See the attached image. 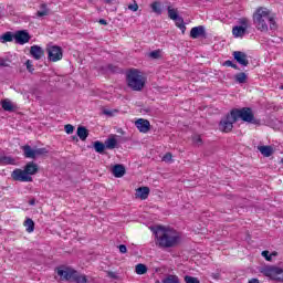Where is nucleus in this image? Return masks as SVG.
Segmentation results:
<instances>
[{"mask_svg": "<svg viewBox=\"0 0 283 283\" xmlns=\"http://www.w3.org/2000/svg\"><path fill=\"white\" fill-rule=\"evenodd\" d=\"M158 247L161 249H174L180 244V232L163 226L153 229Z\"/></svg>", "mask_w": 283, "mask_h": 283, "instance_id": "f257e3e1", "label": "nucleus"}, {"mask_svg": "<svg viewBox=\"0 0 283 283\" xmlns=\"http://www.w3.org/2000/svg\"><path fill=\"white\" fill-rule=\"evenodd\" d=\"M253 23L260 32H269V23L271 30L275 28V20L271 17V11L268 8L260 7L253 13Z\"/></svg>", "mask_w": 283, "mask_h": 283, "instance_id": "f03ea898", "label": "nucleus"}, {"mask_svg": "<svg viewBox=\"0 0 283 283\" xmlns=\"http://www.w3.org/2000/svg\"><path fill=\"white\" fill-rule=\"evenodd\" d=\"M126 82L128 87H130L133 92H143L145 83H147V78L143 76V73H140V71L133 69L127 72Z\"/></svg>", "mask_w": 283, "mask_h": 283, "instance_id": "7ed1b4c3", "label": "nucleus"}, {"mask_svg": "<svg viewBox=\"0 0 283 283\" xmlns=\"http://www.w3.org/2000/svg\"><path fill=\"white\" fill-rule=\"evenodd\" d=\"M57 275L61 277V280H65L66 282L87 283V276L78 273L72 268H59Z\"/></svg>", "mask_w": 283, "mask_h": 283, "instance_id": "20e7f679", "label": "nucleus"}, {"mask_svg": "<svg viewBox=\"0 0 283 283\" xmlns=\"http://www.w3.org/2000/svg\"><path fill=\"white\" fill-rule=\"evenodd\" d=\"M231 112L235 120H240L241 118L244 123H253V125H258V123H260V120L255 119L253 111L249 107H243L241 109L234 108Z\"/></svg>", "mask_w": 283, "mask_h": 283, "instance_id": "39448f33", "label": "nucleus"}, {"mask_svg": "<svg viewBox=\"0 0 283 283\" xmlns=\"http://www.w3.org/2000/svg\"><path fill=\"white\" fill-rule=\"evenodd\" d=\"M261 273L270 280H275L276 282H283V269L277 266H265L261 270Z\"/></svg>", "mask_w": 283, "mask_h": 283, "instance_id": "423d86ee", "label": "nucleus"}, {"mask_svg": "<svg viewBox=\"0 0 283 283\" xmlns=\"http://www.w3.org/2000/svg\"><path fill=\"white\" fill-rule=\"evenodd\" d=\"M238 119H235V116L232 114V111L230 114H228L223 119H221L219 124L220 132H224L226 134H229L231 129H233V123H237Z\"/></svg>", "mask_w": 283, "mask_h": 283, "instance_id": "0eeeda50", "label": "nucleus"}, {"mask_svg": "<svg viewBox=\"0 0 283 283\" xmlns=\"http://www.w3.org/2000/svg\"><path fill=\"white\" fill-rule=\"evenodd\" d=\"M46 52L49 61H52V63H56V61H61V59H63V49H61V46H49L46 48Z\"/></svg>", "mask_w": 283, "mask_h": 283, "instance_id": "6e6552de", "label": "nucleus"}, {"mask_svg": "<svg viewBox=\"0 0 283 283\" xmlns=\"http://www.w3.org/2000/svg\"><path fill=\"white\" fill-rule=\"evenodd\" d=\"M12 180L18 182H32V176L25 172V169H14L11 174Z\"/></svg>", "mask_w": 283, "mask_h": 283, "instance_id": "1a4fd4ad", "label": "nucleus"}, {"mask_svg": "<svg viewBox=\"0 0 283 283\" xmlns=\"http://www.w3.org/2000/svg\"><path fill=\"white\" fill-rule=\"evenodd\" d=\"M135 126L140 132V134H147L151 129V124L148 119L139 118L135 122Z\"/></svg>", "mask_w": 283, "mask_h": 283, "instance_id": "9d476101", "label": "nucleus"}, {"mask_svg": "<svg viewBox=\"0 0 283 283\" xmlns=\"http://www.w3.org/2000/svg\"><path fill=\"white\" fill-rule=\"evenodd\" d=\"M14 41L19 43V45H25V43L30 42V33L27 31H18L14 33Z\"/></svg>", "mask_w": 283, "mask_h": 283, "instance_id": "9b49d317", "label": "nucleus"}, {"mask_svg": "<svg viewBox=\"0 0 283 283\" xmlns=\"http://www.w3.org/2000/svg\"><path fill=\"white\" fill-rule=\"evenodd\" d=\"M30 54L33 56V59H35V61H41V59L45 56V51L39 45H33L30 49Z\"/></svg>", "mask_w": 283, "mask_h": 283, "instance_id": "f8f14e48", "label": "nucleus"}, {"mask_svg": "<svg viewBox=\"0 0 283 283\" xmlns=\"http://www.w3.org/2000/svg\"><path fill=\"white\" fill-rule=\"evenodd\" d=\"M233 57L237 60V63L243 65V67H247V65H249V59L247 57V53L242 51H234Z\"/></svg>", "mask_w": 283, "mask_h": 283, "instance_id": "ddd939ff", "label": "nucleus"}, {"mask_svg": "<svg viewBox=\"0 0 283 283\" xmlns=\"http://www.w3.org/2000/svg\"><path fill=\"white\" fill-rule=\"evenodd\" d=\"M24 171L27 172V176H34L39 174V165L34 164V161H29L24 166Z\"/></svg>", "mask_w": 283, "mask_h": 283, "instance_id": "4468645a", "label": "nucleus"}, {"mask_svg": "<svg viewBox=\"0 0 283 283\" xmlns=\"http://www.w3.org/2000/svg\"><path fill=\"white\" fill-rule=\"evenodd\" d=\"M135 197L139 198L140 200H147V198H149V187L137 188Z\"/></svg>", "mask_w": 283, "mask_h": 283, "instance_id": "2eb2a0df", "label": "nucleus"}, {"mask_svg": "<svg viewBox=\"0 0 283 283\" xmlns=\"http://www.w3.org/2000/svg\"><path fill=\"white\" fill-rule=\"evenodd\" d=\"M125 166L120 164H117L112 168V174L115 176V178H123V176H125Z\"/></svg>", "mask_w": 283, "mask_h": 283, "instance_id": "dca6fc26", "label": "nucleus"}, {"mask_svg": "<svg viewBox=\"0 0 283 283\" xmlns=\"http://www.w3.org/2000/svg\"><path fill=\"white\" fill-rule=\"evenodd\" d=\"M191 39H199V36H205V27H195L190 31Z\"/></svg>", "mask_w": 283, "mask_h": 283, "instance_id": "f3484780", "label": "nucleus"}, {"mask_svg": "<svg viewBox=\"0 0 283 283\" xmlns=\"http://www.w3.org/2000/svg\"><path fill=\"white\" fill-rule=\"evenodd\" d=\"M232 34L237 39L244 36V34H247V27H233Z\"/></svg>", "mask_w": 283, "mask_h": 283, "instance_id": "a211bd4d", "label": "nucleus"}, {"mask_svg": "<svg viewBox=\"0 0 283 283\" xmlns=\"http://www.w3.org/2000/svg\"><path fill=\"white\" fill-rule=\"evenodd\" d=\"M258 149L265 158L273 156V147L272 146H259Z\"/></svg>", "mask_w": 283, "mask_h": 283, "instance_id": "6ab92c4d", "label": "nucleus"}, {"mask_svg": "<svg viewBox=\"0 0 283 283\" xmlns=\"http://www.w3.org/2000/svg\"><path fill=\"white\" fill-rule=\"evenodd\" d=\"M77 136L81 140H87V137L90 136V132L85 126H78L77 127Z\"/></svg>", "mask_w": 283, "mask_h": 283, "instance_id": "aec40b11", "label": "nucleus"}, {"mask_svg": "<svg viewBox=\"0 0 283 283\" xmlns=\"http://www.w3.org/2000/svg\"><path fill=\"white\" fill-rule=\"evenodd\" d=\"M0 41L2 43H12V41H14V34H12V32H6L4 34L0 35Z\"/></svg>", "mask_w": 283, "mask_h": 283, "instance_id": "412c9836", "label": "nucleus"}, {"mask_svg": "<svg viewBox=\"0 0 283 283\" xmlns=\"http://www.w3.org/2000/svg\"><path fill=\"white\" fill-rule=\"evenodd\" d=\"M105 147L106 149H116V145H118V140H116L114 137H109L105 140Z\"/></svg>", "mask_w": 283, "mask_h": 283, "instance_id": "4be33fe9", "label": "nucleus"}, {"mask_svg": "<svg viewBox=\"0 0 283 283\" xmlns=\"http://www.w3.org/2000/svg\"><path fill=\"white\" fill-rule=\"evenodd\" d=\"M22 150L24 151L25 158L34 159V149H32V147L30 145L23 146Z\"/></svg>", "mask_w": 283, "mask_h": 283, "instance_id": "5701e85b", "label": "nucleus"}, {"mask_svg": "<svg viewBox=\"0 0 283 283\" xmlns=\"http://www.w3.org/2000/svg\"><path fill=\"white\" fill-rule=\"evenodd\" d=\"M41 10L36 12V17H48L50 14V9H48V4L43 3L40 6Z\"/></svg>", "mask_w": 283, "mask_h": 283, "instance_id": "b1692460", "label": "nucleus"}, {"mask_svg": "<svg viewBox=\"0 0 283 283\" xmlns=\"http://www.w3.org/2000/svg\"><path fill=\"white\" fill-rule=\"evenodd\" d=\"M150 8L153 10V12H155V14H163V6L160 4V2L155 1L150 4Z\"/></svg>", "mask_w": 283, "mask_h": 283, "instance_id": "393cba45", "label": "nucleus"}, {"mask_svg": "<svg viewBox=\"0 0 283 283\" xmlns=\"http://www.w3.org/2000/svg\"><path fill=\"white\" fill-rule=\"evenodd\" d=\"M174 21H175L177 28H179V30H181L182 34H185V30H187V27H185V20L182 19V17L179 15Z\"/></svg>", "mask_w": 283, "mask_h": 283, "instance_id": "a878e982", "label": "nucleus"}, {"mask_svg": "<svg viewBox=\"0 0 283 283\" xmlns=\"http://www.w3.org/2000/svg\"><path fill=\"white\" fill-rule=\"evenodd\" d=\"M2 109H4V112H14V105H12L10 99H4L2 101Z\"/></svg>", "mask_w": 283, "mask_h": 283, "instance_id": "bb28decb", "label": "nucleus"}, {"mask_svg": "<svg viewBox=\"0 0 283 283\" xmlns=\"http://www.w3.org/2000/svg\"><path fill=\"white\" fill-rule=\"evenodd\" d=\"M135 273H137V275H145V273H147V265L139 263L135 266Z\"/></svg>", "mask_w": 283, "mask_h": 283, "instance_id": "cd10ccee", "label": "nucleus"}, {"mask_svg": "<svg viewBox=\"0 0 283 283\" xmlns=\"http://www.w3.org/2000/svg\"><path fill=\"white\" fill-rule=\"evenodd\" d=\"M167 10H168V17H169V19H171V21H174V20H176L177 18L180 17L178 14V9H174L171 7H168Z\"/></svg>", "mask_w": 283, "mask_h": 283, "instance_id": "c85d7f7f", "label": "nucleus"}, {"mask_svg": "<svg viewBox=\"0 0 283 283\" xmlns=\"http://www.w3.org/2000/svg\"><path fill=\"white\" fill-rule=\"evenodd\" d=\"M24 227L28 233H32L34 231V221L32 219H27L24 221Z\"/></svg>", "mask_w": 283, "mask_h": 283, "instance_id": "c756f323", "label": "nucleus"}, {"mask_svg": "<svg viewBox=\"0 0 283 283\" xmlns=\"http://www.w3.org/2000/svg\"><path fill=\"white\" fill-rule=\"evenodd\" d=\"M105 144L101 143V142H95L94 143V149L97 154H103V151H105Z\"/></svg>", "mask_w": 283, "mask_h": 283, "instance_id": "7c9ffc66", "label": "nucleus"}, {"mask_svg": "<svg viewBox=\"0 0 283 283\" xmlns=\"http://www.w3.org/2000/svg\"><path fill=\"white\" fill-rule=\"evenodd\" d=\"M237 83H247V73L244 72H241V73H238L235 76H234Z\"/></svg>", "mask_w": 283, "mask_h": 283, "instance_id": "2f4dec72", "label": "nucleus"}, {"mask_svg": "<svg viewBox=\"0 0 283 283\" xmlns=\"http://www.w3.org/2000/svg\"><path fill=\"white\" fill-rule=\"evenodd\" d=\"M163 283H180V279L177 275H168L163 280Z\"/></svg>", "mask_w": 283, "mask_h": 283, "instance_id": "473e14b6", "label": "nucleus"}, {"mask_svg": "<svg viewBox=\"0 0 283 283\" xmlns=\"http://www.w3.org/2000/svg\"><path fill=\"white\" fill-rule=\"evenodd\" d=\"M49 154L48 148H35L34 149V158H38V156H45Z\"/></svg>", "mask_w": 283, "mask_h": 283, "instance_id": "72a5a7b5", "label": "nucleus"}, {"mask_svg": "<svg viewBox=\"0 0 283 283\" xmlns=\"http://www.w3.org/2000/svg\"><path fill=\"white\" fill-rule=\"evenodd\" d=\"M0 163L2 165H14V159L12 157H1Z\"/></svg>", "mask_w": 283, "mask_h": 283, "instance_id": "f704fd0d", "label": "nucleus"}, {"mask_svg": "<svg viewBox=\"0 0 283 283\" xmlns=\"http://www.w3.org/2000/svg\"><path fill=\"white\" fill-rule=\"evenodd\" d=\"M185 282H186V283H200V281L198 280V277H193V276H189V275H186V276H185Z\"/></svg>", "mask_w": 283, "mask_h": 283, "instance_id": "c9c22d12", "label": "nucleus"}, {"mask_svg": "<svg viewBox=\"0 0 283 283\" xmlns=\"http://www.w3.org/2000/svg\"><path fill=\"white\" fill-rule=\"evenodd\" d=\"M64 130L66 134H74V127L72 126V124H66L64 126Z\"/></svg>", "mask_w": 283, "mask_h": 283, "instance_id": "e433bc0d", "label": "nucleus"}, {"mask_svg": "<svg viewBox=\"0 0 283 283\" xmlns=\"http://www.w3.org/2000/svg\"><path fill=\"white\" fill-rule=\"evenodd\" d=\"M240 27L245 28V30L249 28V20L247 18L240 19Z\"/></svg>", "mask_w": 283, "mask_h": 283, "instance_id": "4c0bfd02", "label": "nucleus"}, {"mask_svg": "<svg viewBox=\"0 0 283 283\" xmlns=\"http://www.w3.org/2000/svg\"><path fill=\"white\" fill-rule=\"evenodd\" d=\"M192 143H195V145H202V138L200 137V135L193 136Z\"/></svg>", "mask_w": 283, "mask_h": 283, "instance_id": "58836bf2", "label": "nucleus"}, {"mask_svg": "<svg viewBox=\"0 0 283 283\" xmlns=\"http://www.w3.org/2000/svg\"><path fill=\"white\" fill-rule=\"evenodd\" d=\"M128 10H130L132 12H138V3L134 1L133 4H128Z\"/></svg>", "mask_w": 283, "mask_h": 283, "instance_id": "ea45409f", "label": "nucleus"}, {"mask_svg": "<svg viewBox=\"0 0 283 283\" xmlns=\"http://www.w3.org/2000/svg\"><path fill=\"white\" fill-rule=\"evenodd\" d=\"M224 65H227V67H233V70H238V65L234 64L231 60L226 61Z\"/></svg>", "mask_w": 283, "mask_h": 283, "instance_id": "a19ab883", "label": "nucleus"}, {"mask_svg": "<svg viewBox=\"0 0 283 283\" xmlns=\"http://www.w3.org/2000/svg\"><path fill=\"white\" fill-rule=\"evenodd\" d=\"M171 158H174V156L171 155V153H167V154L163 157V160H164V163H171Z\"/></svg>", "mask_w": 283, "mask_h": 283, "instance_id": "79ce46f5", "label": "nucleus"}, {"mask_svg": "<svg viewBox=\"0 0 283 283\" xmlns=\"http://www.w3.org/2000/svg\"><path fill=\"white\" fill-rule=\"evenodd\" d=\"M261 255H262L263 258H265V260H266L268 262H271L272 255L269 254V251H266V250H265V251H262Z\"/></svg>", "mask_w": 283, "mask_h": 283, "instance_id": "37998d69", "label": "nucleus"}, {"mask_svg": "<svg viewBox=\"0 0 283 283\" xmlns=\"http://www.w3.org/2000/svg\"><path fill=\"white\" fill-rule=\"evenodd\" d=\"M106 273L111 280H118V274H116V272L107 271Z\"/></svg>", "mask_w": 283, "mask_h": 283, "instance_id": "c03bdc74", "label": "nucleus"}, {"mask_svg": "<svg viewBox=\"0 0 283 283\" xmlns=\"http://www.w3.org/2000/svg\"><path fill=\"white\" fill-rule=\"evenodd\" d=\"M107 70H108V72H113V73L119 72V69L112 64L107 65Z\"/></svg>", "mask_w": 283, "mask_h": 283, "instance_id": "a18cd8bd", "label": "nucleus"}, {"mask_svg": "<svg viewBox=\"0 0 283 283\" xmlns=\"http://www.w3.org/2000/svg\"><path fill=\"white\" fill-rule=\"evenodd\" d=\"M25 65H27V70L29 71V72H34V67L32 66V61H30V60H28L27 62H25Z\"/></svg>", "mask_w": 283, "mask_h": 283, "instance_id": "49530a36", "label": "nucleus"}, {"mask_svg": "<svg viewBox=\"0 0 283 283\" xmlns=\"http://www.w3.org/2000/svg\"><path fill=\"white\" fill-rule=\"evenodd\" d=\"M158 56H160V52H158V51L150 52V57L151 59H158Z\"/></svg>", "mask_w": 283, "mask_h": 283, "instance_id": "de8ad7c7", "label": "nucleus"}, {"mask_svg": "<svg viewBox=\"0 0 283 283\" xmlns=\"http://www.w3.org/2000/svg\"><path fill=\"white\" fill-rule=\"evenodd\" d=\"M119 253H127V247L125 244L119 245Z\"/></svg>", "mask_w": 283, "mask_h": 283, "instance_id": "09e8293b", "label": "nucleus"}, {"mask_svg": "<svg viewBox=\"0 0 283 283\" xmlns=\"http://www.w3.org/2000/svg\"><path fill=\"white\" fill-rule=\"evenodd\" d=\"M98 23H101V25H107V20L99 19Z\"/></svg>", "mask_w": 283, "mask_h": 283, "instance_id": "8fccbe9b", "label": "nucleus"}, {"mask_svg": "<svg viewBox=\"0 0 283 283\" xmlns=\"http://www.w3.org/2000/svg\"><path fill=\"white\" fill-rule=\"evenodd\" d=\"M212 277L214 280H219L220 279V273H212Z\"/></svg>", "mask_w": 283, "mask_h": 283, "instance_id": "3c124183", "label": "nucleus"}, {"mask_svg": "<svg viewBox=\"0 0 283 283\" xmlns=\"http://www.w3.org/2000/svg\"><path fill=\"white\" fill-rule=\"evenodd\" d=\"M103 114H105V116H112V111L105 109V111L103 112Z\"/></svg>", "mask_w": 283, "mask_h": 283, "instance_id": "603ef678", "label": "nucleus"}, {"mask_svg": "<svg viewBox=\"0 0 283 283\" xmlns=\"http://www.w3.org/2000/svg\"><path fill=\"white\" fill-rule=\"evenodd\" d=\"M248 283H260V280H258V279H251Z\"/></svg>", "mask_w": 283, "mask_h": 283, "instance_id": "864d4df0", "label": "nucleus"}, {"mask_svg": "<svg viewBox=\"0 0 283 283\" xmlns=\"http://www.w3.org/2000/svg\"><path fill=\"white\" fill-rule=\"evenodd\" d=\"M29 205H31L32 207H34V205H36V201H35L34 199H31V200L29 201Z\"/></svg>", "mask_w": 283, "mask_h": 283, "instance_id": "5fc2aeb1", "label": "nucleus"}, {"mask_svg": "<svg viewBox=\"0 0 283 283\" xmlns=\"http://www.w3.org/2000/svg\"><path fill=\"white\" fill-rule=\"evenodd\" d=\"M105 1H106V3H112L113 0H105Z\"/></svg>", "mask_w": 283, "mask_h": 283, "instance_id": "6e6d98bb", "label": "nucleus"}, {"mask_svg": "<svg viewBox=\"0 0 283 283\" xmlns=\"http://www.w3.org/2000/svg\"><path fill=\"white\" fill-rule=\"evenodd\" d=\"M270 255H277V253L274 252V253H272V254H270Z\"/></svg>", "mask_w": 283, "mask_h": 283, "instance_id": "4d7b16f0", "label": "nucleus"}, {"mask_svg": "<svg viewBox=\"0 0 283 283\" xmlns=\"http://www.w3.org/2000/svg\"><path fill=\"white\" fill-rule=\"evenodd\" d=\"M281 163H282V165H283V158L281 159Z\"/></svg>", "mask_w": 283, "mask_h": 283, "instance_id": "13d9d810", "label": "nucleus"}, {"mask_svg": "<svg viewBox=\"0 0 283 283\" xmlns=\"http://www.w3.org/2000/svg\"><path fill=\"white\" fill-rule=\"evenodd\" d=\"M281 90H283V86H281Z\"/></svg>", "mask_w": 283, "mask_h": 283, "instance_id": "bf43d9fd", "label": "nucleus"}, {"mask_svg": "<svg viewBox=\"0 0 283 283\" xmlns=\"http://www.w3.org/2000/svg\"><path fill=\"white\" fill-rule=\"evenodd\" d=\"M156 283H160L159 281H157Z\"/></svg>", "mask_w": 283, "mask_h": 283, "instance_id": "052dcab7", "label": "nucleus"}]
</instances>
